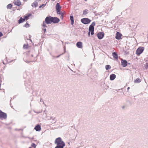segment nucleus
Here are the masks:
<instances>
[{"label": "nucleus", "instance_id": "c756f323", "mask_svg": "<svg viewBox=\"0 0 148 148\" xmlns=\"http://www.w3.org/2000/svg\"><path fill=\"white\" fill-rule=\"evenodd\" d=\"M95 25V22H93L92 24L90 26H91L92 27H94V26Z\"/></svg>", "mask_w": 148, "mask_h": 148}, {"label": "nucleus", "instance_id": "20e7f679", "mask_svg": "<svg viewBox=\"0 0 148 148\" xmlns=\"http://www.w3.org/2000/svg\"><path fill=\"white\" fill-rule=\"evenodd\" d=\"M91 21V20L88 18H84L81 19V22L85 24L90 23Z\"/></svg>", "mask_w": 148, "mask_h": 148}, {"label": "nucleus", "instance_id": "6ab92c4d", "mask_svg": "<svg viewBox=\"0 0 148 148\" xmlns=\"http://www.w3.org/2000/svg\"><path fill=\"white\" fill-rule=\"evenodd\" d=\"M70 19L71 21V23L72 25H73L74 23L73 16H70Z\"/></svg>", "mask_w": 148, "mask_h": 148}, {"label": "nucleus", "instance_id": "7ed1b4c3", "mask_svg": "<svg viewBox=\"0 0 148 148\" xmlns=\"http://www.w3.org/2000/svg\"><path fill=\"white\" fill-rule=\"evenodd\" d=\"M144 49V48L143 47H139L136 51V54L138 55H139L143 52Z\"/></svg>", "mask_w": 148, "mask_h": 148}, {"label": "nucleus", "instance_id": "f257e3e1", "mask_svg": "<svg viewBox=\"0 0 148 148\" xmlns=\"http://www.w3.org/2000/svg\"><path fill=\"white\" fill-rule=\"evenodd\" d=\"M35 51L33 49L28 51L26 53V56L23 58L24 60L26 62H33L36 60L37 54H35Z\"/></svg>", "mask_w": 148, "mask_h": 148}, {"label": "nucleus", "instance_id": "a878e982", "mask_svg": "<svg viewBox=\"0 0 148 148\" xmlns=\"http://www.w3.org/2000/svg\"><path fill=\"white\" fill-rule=\"evenodd\" d=\"M12 7V5L11 4H9L7 6V9H10Z\"/></svg>", "mask_w": 148, "mask_h": 148}, {"label": "nucleus", "instance_id": "4be33fe9", "mask_svg": "<svg viewBox=\"0 0 148 148\" xmlns=\"http://www.w3.org/2000/svg\"><path fill=\"white\" fill-rule=\"evenodd\" d=\"M105 68L106 70H108L111 68V66L109 65H107L105 66Z\"/></svg>", "mask_w": 148, "mask_h": 148}, {"label": "nucleus", "instance_id": "79ce46f5", "mask_svg": "<svg viewBox=\"0 0 148 148\" xmlns=\"http://www.w3.org/2000/svg\"><path fill=\"white\" fill-rule=\"evenodd\" d=\"M52 1H54L55 0H51Z\"/></svg>", "mask_w": 148, "mask_h": 148}, {"label": "nucleus", "instance_id": "6e6552de", "mask_svg": "<svg viewBox=\"0 0 148 148\" xmlns=\"http://www.w3.org/2000/svg\"><path fill=\"white\" fill-rule=\"evenodd\" d=\"M52 23H58L60 21V19L57 17H52L51 19Z\"/></svg>", "mask_w": 148, "mask_h": 148}, {"label": "nucleus", "instance_id": "58836bf2", "mask_svg": "<svg viewBox=\"0 0 148 148\" xmlns=\"http://www.w3.org/2000/svg\"><path fill=\"white\" fill-rule=\"evenodd\" d=\"M124 108V106H123L122 107V108Z\"/></svg>", "mask_w": 148, "mask_h": 148}, {"label": "nucleus", "instance_id": "39448f33", "mask_svg": "<svg viewBox=\"0 0 148 148\" xmlns=\"http://www.w3.org/2000/svg\"><path fill=\"white\" fill-rule=\"evenodd\" d=\"M7 114L0 110V119L1 120L5 119L7 118Z\"/></svg>", "mask_w": 148, "mask_h": 148}, {"label": "nucleus", "instance_id": "0eeeda50", "mask_svg": "<svg viewBox=\"0 0 148 148\" xmlns=\"http://www.w3.org/2000/svg\"><path fill=\"white\" fill-rule=\"evenodd\" d=\"M52 17L50 16H49L46 17L45 19V22L47 24H51L52 23Z\"/></svg>", "mask_w": 148, "mask_h": 148}, {"label": "nucleus", "instance_id": "a19ab883", "mask_svg": "<svg viewBox=\"0 0 148 148\" xmlns=\"http://www.w3.org/2000/svg\"><path fill=\"white\" fill-rule=\"evenodd\" d=\"M3 63L4 64H5V63H4V62H3Z\"/></svg>", "mask_w": 148, "mask_h": 148}, {"label": "nucleus", "instance_id": "bb28decb", "mask_svg": "<svg viewBox=\"0 0 148 148\" xmlns=\"http://www.w3.org/2000/svg\"><path fill=\"white\" fill-rule=\"evenodd\" d=\"M88 10H85L83 11V14H86L88 13Z\"/></svg>", "mask_w": 148, "mask_h": 148}, {"label": "nucleus", "instance_id": "423d86ee", "mask_svg": "<svg viewBox=\"0 0 148 148\" xmlns=\"http://www.w3.org/2000/svg\"><path fill=\"white\" fill-rule=\"evenodd\" d=\"M56 10L57 11V14H60L61 7L59 3H57L56 5Z\"/></svg>", "mask_w": 148, "mask_h": 148}, {"label": "nucleus", "instance_id": "393cba45", "mask_svg": "<svg viewBox=\"0 0 148 148\" xmlns=\"http://www.w3.org/2000/svg\"><path fill=\"white\" fill-rule=\"evenodd\" d=\"M28 45L27 44H24L23 46V48L25 49H27L28 48Z\"/></svg>", "mask_w": 148, "mask_h": 148}, {"label": "nucleus", "instance_id": "4c0bfd02", "mask_svg": "<svg viewBox=\"0 0 148 148\" xmlns=\"http://www.w3.org/2000/svg\"><path fill=\"white\" fill-rule=\"evenodd\" d=\"M130 88L129 87H128L127 88V90H128Z\"/></svg>", "mask_w": 148, "mask_h": 148}, {"label": "nucleus", "instance_id": "c9c22d12", "mask_svg": "<svg viewBox=\"0 0 148 148\" xmlns=\"http://www.w3.org/2000/svg\"><path fill=\"white\" fill-rule=\"evenodd\" d=\"M3 34L0 32V37L1 36H3Z\"/></svg>", "mask_w": 148, "mask_h": 148}, {"label": "nucleus", "instance_id": "2eb2a0df", "mask_svg": "<svg viewBox=\"0 0 148 148\" xmlns=\"http://www.w3.org/2000/svg\"><path fill=\"white\" fill-rule=\"evenodd\" d=\"M34 129L37 131H40L41 129L40 126L39 125H37L34 127Z\"/></svg>", "mask_w": 148, "mask_h": 148}, {"label": "nucleus", "instance_id": "e433bc0d", "mask_svg": "<svg viewBox=\"0 0 148 148\" xmlns=\"http://www.w3.org/2000/svg\"><path fill=\"white\" fill-rule=\"evenodd\" d=\"M90 33L89 32H88V36H90Z\"/></svg>", "mask_w": 148, "mask_h": 148}, {"label": "nucleus", "instance_id": "aec40b11", "mask_svg": "<svg viewBox=\"0 0 148 148\" xmlns=\"http://www.w3.org/2000/svg\"><path fill=\"white\" fill-rule=\"evenodd\" d=\"M25 21V19L23 18L22 17H21L20 19L18 20V23L19 24Z\"/></svg>", "mask_w": 148, "mask_h": 148}, {"label": "nucleus", "instance_id": "1a4fd4ad", "mask_svg": "<svg viewBox=\"0 0 148 148\" xmlns=\"http://www.w3.org/2000/svg\"><path fill=\"white\" fill-rule=\"evenodd\" d=\"M97 36L99 39H101L103 37L104 34L102 32H99L97 34Z\"/></svg>", "mask_w": 148, "mask_h": 148}, {"label": "nucleus", "instance_id": "dca6fc26", "mask_svg": "<svg viewBox=\"0 0 148 148\" xmlns=\"http://www.w3.org/2000/svg\"><path fill=\"white\" fill-rule=\"evenodd\" d=\"M112 55L115 59H118V55L116 52L112 53Z\"/></svg>", "mask_w": 148, "mask_h": 148}, {"label": "nucleus", "instance_id": "c03bdc74", "mask_svg": "<svg viewBox=\"0 0 148 148\" xmlns=\"http://www.w3.org/2000/svg\"><path fill=\"white\" fill-rule=\"evenodd\" d=\"M68 1H69V0H68Z\"/></svg>", "mask_w": 148, "mask_h": 148}, {"label": "nucleus", "instance_id": "b1692460", "mask_svg": "<svg viewBox=\"0 0 148 148\" xmlns=\"http://www.w3.org/2000/svg\"><path fill=\"white\" fill-rule=\"evenodd\" d=\"M60 14H58L61 15L60 18L61 19H62L63 18L64 14L63 13L61 12H60Z\"/></svg>", "mask_w": 148, "mask_h": 148}, {"label": "nucleus", "instance_id": "7c9ffc66", "mask_svg": "<svg viewBox=\"0 0 148 148\" xmlns=\"http://www.w3.org/2000/svg\"><path fill=\"white\" fill-rule=\"evenodd\" d=\"M65 52H66V51H65V47H64V53H62V54H61L60 55H59L58 56H56V58H59V57H60V56L61 55H62Z\"/></svg>", "mask_w": 148, "mask_h": 148}, {"label": "nucleus", "instance_id": "c85d7f7f", "mask_svg": "<svg viewBox=\"0 0 148 148\" xmlns=\"http://www.w3.org/2000/svg\"><path fill=\"white\" fill-rule=\"evenodd\" d=\"M45 23H46L45 22V21H44L43 22V24H42V26H43V27L45 28V27H47V26L46 25Z\"/></svg>", "mask_w": 148, "mask_h": 148}, {"label": "nucleus", "instance_id": "72a5a7b5", "mask_svg": "<svg viewBox=\"0 0 148 148\" xmlns=\"http://www.w3.org/2000/svg\"><path fill=\"white\" fill-rule=\"evenodd\" d=\"M46 5L45 4H42L39 6V8H41L42 6H45Z\"/></svg>", "mask_w": 148, "mask_h": 148}, {"label": "nucleus", "instance_id": "9d476101", "mask_svg": "<svg viewBox=\"0 0 148 148\" xmlns=\"http://www.w3.org/2000/svg\"><path fill=\"white\" fill-rule=\"evenodd\" d=\"M122 35L119 32H117L115 38L117 40H120L121 39Z\"/></svg>", "mask_w": 148, "mask_h": 148}, {"label": "nucleus", "instance_id": "a211bd4d", "mask_svg": "<svg viewBox=\"0 0 148 148\" xmlns=\"http://www.w3.org/2000/svg\"><path fill=\"white\" fill-rule=\"evenodd\" d=\"M38 3L37 1V0L34 1L32 4V6L33 7L36 8L38 6Z\"/></svg>", "mask_w": 148, "mask_h": 148}, {"label": "nucleus", "instance_id": "5701e85b", "mask_svg": "<svg viewBox=\"0 0 148 148\" xmlns=\"http://www.w3.org/2000/svg\"><path fill=\"white\" fill-rule=\"evenodd\" d=\"M31 15V14H29L28 15L25 16V18H24L25 19H25L27 20V19H28L29 17H30V16Z\"/></svg>", "mask_w": 148, "mask_h": 148}, {"label": "nucleus", "instance_id": "37998d69", "mask_svg": "<svg viewBox=\"0 0 148 148\" xmlns=\"http://www.w3.org/2000/svg\"><path fill=\"white\" fill-rule=\"evenodd\" d=\"M29 148H32L31 147H29Z\"/></svg>", "mask_w": 148, "mask_h": 148}, {"label": "nucleus", "instance_id": "2f4dec72", "mask_svg": "<svg viewBox=\"0 0 148 148\" xmlns=\"http://www.w3.org/2000/svg\"><path fill=\"white\" fill-rule=\"evenodd\" d=\"M24 26L25 27H29V24L27 23Z\"/></svg>", "mask_w": 148, "mask_h": 148}, {"label": "nucleus", "instance_id": "9b49d317", "mask_svg": "<svg viewBox=\"0 0 148 148\" xmlns=\"http://www.w3.org/2000/svg\"><path fill=\"white\" fill-rule=\"evenodd\" d=\"M94 27L91 26H90L89 28V32H90L91 35H92L94 34Z\"/></svg>", "mask_w": 148, "mask_h": 148}, {"label": "nucleus", "instance_id": "f03ea898", "mask_svg": "<svg viewBox=\"0 0 148 148\" xmlns=\"http://www.w3.org/2000/svg\"><path fill=\"white\" fill-rule=\"evenodd\" d=\"M55 143L57 145L55 148H63L65 146L64 143L60 137H58L56 139Z\"/></svg>", "mask_w": 148, "mask_h": 148}, {"label": "nucleus", "instance_id": "473e14b6", "mask_svg": "<svg viewBox=\"0 0 148 148\" xmlns=\"http://www.w3.org/2000/svg\"><path fill=\"white\" fill-rule=\"evenodd\" d=\"M46 27H45V28H44V27H43L42 28V30H44V33H45L46 31Z\"/></svg>", "mask_w": 148, "mask_h": 148}, {"label": "nucleus", "instance_id": "f704fd0d", "mask_svg": "<svg viewBox=\"0 0 148 148\" xmlns=\"http://www.w3.org/2000/svg\"><path fill=\"white\" fill-rule=\"evenodd\" d=\"M145 68L146 69H148V63H146L145 65Z\"/></svg>", "mask_w": 148, "mask_h": 148}, {"label": "nucleus", "instance_id": "ddd939ff", "mask_svg": "<svg viewBox=\"0 0 148 148\" xmlns=\"http://www.w3.org/2000/svg\"><path fill=\"white\" fill-rule=\"evenodd\" d=\"M76 46L77 47L79 48H82V43L81 42H77Z\"/></svg>", "mask_w": 148, "mask_h": 148}, {"label": "nucleus", "instance_id": "cd10ccee", "mask_svg": "<svg viewBox=\"0 0 148 148\" xmlns=\"http://www.w3.org/2000/svg\"><path fill=\"white\" fill-rule=\"evenodd\" d=\"M31 146L32 147H34V148H36V145L35 144L33 143L32 144Z\"/></svg>", "mask_w": 148, "mask_h": 148}, {"label": "nucleus", "instance_id": "4468645a", "mask_svg": "<svg viewBox=\"0 0 148 148\" xmlns=\"http://www.w3.org/2000/svg\"><path fill=\"white\" fill-rule=\"evenodd\" d=\"M14 4L18 6H20L21 5V2L19 0H16L14 1Z\"/></svg>", "mask_w": 148, "mask_h": 148}, {"label": "nucleus", "instance_id": "f8f14e48", "mask_svg": "<svg viewBox=\"0 0 148 148\" xmlns=\"http://www.w3.org/2000/svg\"><path fill=\"white\" fill-rule=\"evenodd\" d=\"M121 65L123 67L126 66L127 64V62L125 60H122L121 62Z\"/></svg>", "mask_w": 148, "mask_h": 148}, {"label": "nucleus", "instance_id": "f3484780", "mask_svg": "<svg viewBox=\"0 0 148 148\" xmlns=\"http://www.w3.org/2000/svg\"><path fill=\"white\" fill-rule=\"evenodd\" d=\"M116 77V75L114 74H112L110 76V79L111 80H113Z\"/></svg>", "mask_w": 148, "mask_h": 148}, {"label": "nucleus", "instance_id": "412c9836", "mask_svg": "<svg viewBox=\"0 0 148 148\" xmlns=\"http://www.w3.org/2000/svg\"><path fill=\"white\" fill-rule=\"evenodd\" d=\"M134 81L135 83H138L141 82V79L139 78H138Z\"/></svg>", "mask_w": 148, "mask_h": 148}, {"label": "nucleus", "instance_id": "ea45409f", "mask_svg": "<svg viewBox=\"0 0 148 148\" xmlns=\"http://www.w3.org/2000/svg\"><path fill=\"white\" fill-rule=\"evenodd\" d=\"M47 0V1L48 2H49V0Z\"/></svg>", "mask_w": 148, "mask_h": 148}]
</instances>
